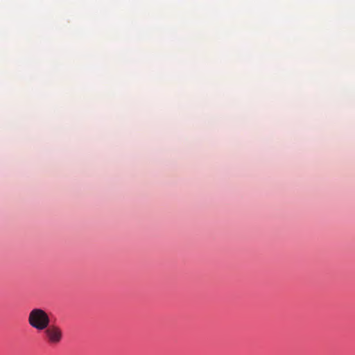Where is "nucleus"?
I'll return each instance as SVG.
<instances>
[{
	"instance_id": "obj_2",
	"label": "nucleus",
	"mask_w": 355,
	"mask_h": 355,
	"mask_svg": "<svg viewBox=\"0 0 355 355\" xmlns=\"http://www.w3.org/2000/svg\"><path fill=\"white\" fill-rule=\"evenodd\" d=\"M44 335L49 344L57 345L62 339L63 334L61 328L55 324H49L44 329Z\"/></svg>"
},
{
	"instance_id": "obj_1",
	"label": "nucleus",
	"mask_w": 355,
	"mask_h": 355,
	"mask_svg": "<svg viewBox=\"0 0 355 355\" xmlns=\"http://www.w3.org/2000/svg\"><path fill=\"white\" fill-rule=\"evenodd\" d=\"M50 321L48 313L42 309L35 308L28 314V324L31 327L38 331H42L46 327H48Z\"/></svg>"
}]
</instances>
